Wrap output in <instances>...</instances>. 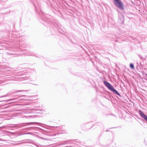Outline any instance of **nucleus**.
Listing matches in <instances>:
<instances>
[{
    "mask_svg": "<svg viewBox=\"0 0 147 147\" xmlns=\"http://www.w3.org/2000/svg\"><path fill=\"white\" fill-rule=\"evenodd\" d=\"M40 123L36 122H31L27 123L25 124H21V127H26L25 128L27 129L28 131H31L32 132L38 133V131H42L40 128L38 127L37 126L39 125Z\"/></svg>",
    "mask_w": 147,
    "mask_h": 147,
    "instance_id": "f257e3e1",
    "label": "nucleus"
},
{
    "mask_svg": "<svg viewBox=\"0 0 147 147\" xmlns=\"http://www.w3.org/2000/svg\"><path fill=\"white\" fill-rule=\"evenodd\" d=\"M39 14L42 20L45 22L51 25L53 23L52 20L49 18L50 16L48 14H46L42 11L39 13Z\"/></svg>",
    "mask_w": 147,
    "mask_h": 147,
    "instance_id": "f03ea898",
    "label": "nucleus"
},
{
    "mask_svg": "<svg viewBox=\"0 0 147 147\" xmlns=\"http://www.w3.org/2000/svg\"><path fill=\"white\" fill-rule=\"evenodd\" d=\"M103 83L105 86L110 90L113 93L116 94H117L120 97H121V95L118 92L117 90L113 86L108 82L106 80L103 81Z\"/></svg>",
    "mask_w": 147,
    "mask_h": 147,
    "instance_id": "7ed1b4c3",
    "label": "nucleus"
},
{
    "mask_svg": "<svg viewBox=\"0 0 147 147\" xmlns=\"http://www.w3.org/2000/svg\"><path fill=\"white\" fill-rule=\"evenodd\" d=\"M114 5L119 9L123 10L124 9L123 3L121 0H113Z\"/></svg>",
    "mask_w": 147,
    "mask_h": 147,
    "instance_id": "20e7f679",
    "label": "nucleus"
},
{
    "mask_svg": "<svg viewBox=\"0 0 147 147\" xmlns=\"http://www.w3.org/2000/svg\"><path fill=\"white\" fill-rule=\"evenodd\" d=\"M140 115L147 122V115L145 114L141 110L139 111Z\"/></svg>",
    "mask_w": 147,
    "mask_h": 147,
    "instance_id": "39448f33",
    "label": "nucleus"
},
{
    "mask_svg": "<svg viewBox=\"0 0 147 147\" xmlns=\"http://www.w3.org/2000/svg\"><path fill=\"white\" fill-rule=\"evenodd\" d=\"M71 140H69L63 142L61 144L63 145L64 144H73L74 143L72 142Z\"/></svg>",
    "mask_w": 147,
    "mask_h": 147,
    "instance_id": "423d86ee",
    "label": "nucleus"
},
{
    "mask_svg": "<svg viewBox=\"0 0 147 147\" xmlns=\"http://www.w3.org/2000/svg\"><path fill=\"white\" fill-rule=\"evenodd\" d=\"M30 140L31 141L27 142V143L29 144H31V145H32V144L36 146H37L38 147H39L38 145V144L37 143L34 142H33V141L32 140Z\"/></svg>",
    "mask_w": 147,
    "mask_h": 147,
    "instance_id": "0eeeda50",
    "label": "nucleus"
},
{
    "mask_svg": "<svg viewBox=\"0 0 147 147\" xmlns=\"http://www.w3.org/2000/svg\"><path fill=\"white\" fill-rule=\"evenodd\" d=\"M102 124V123H101L100 122H96V123H95L94 124V125L92 126L89 129H86V130H84H84L85 131H87L89 129H90L92 127L94 126H99L100 125H101Z\"/></svg>",
    "mask_w": 147,
    "mask_h": 147,
    "instance_id": "6e6552de",
    "label": "nucleus"
},
{
    "mask_svg": "<svg viewBox=\"0 0 147 147\" xmlns=\"http://www.w3.org/2000/svg\"><path fill=\"white\" fill-rule=\"evenodd\" d=\"M25 55L27 56L34 55V52L32 51H29L27 52V53L25 52L24 53Z\"/></svg>",
    "mask_w": 147,
    "mask_h": 147,
    "instance_id": "1a4fd4ad",
    "label": "nucleus"
},
{
    "mask_svg": "<svg viewBox=\"0 0 147 147\" xmlns=\"http://www.w3.org/2000/svg\"><path fill=\"white\" fill-rule=\"evenodd\" d=\"M16 99V98H12V99H9V100H6L0 101V105H2V103H2V102H4L5 101L7 102V101H13V102H14V101H15V100Z\"/></svg>",
    "mask_w": 147,
    "mask_h": 147,
    "instance_id": "9d476101",
    "label": "nucleus"
},
{
    "mask_svg": "<svg viewBox=\"0 0 147 147\" xmlns=\"http://www.w3.org/2000/svg\"><path fill=\"white\" fill-rule=\"evenodd\" d=\"M26 74V72L23 71L20 72L18 73V75L23 78L24 77V76Z\"/></svg>",
    "mask_w": 147,
    "mask_h": 147,
    "instance_id": "9b49d317",
    "label": "nucleus"
},
{
    "mask_svg": "<svg viewBox=\"0 0 147 147\" xmlns=\"http://www.w3.org/2000/svg\"><path fill=\"white\" fill-rule=\"evenodd\" d=\"M7 54L11 56H13L14 57H16L17 56V55L15 53H10L8 52L6 53Z\"/></svg>",
    "mask_w": 147,
    "mask_h": 147,
    "instance_id": "f8f14e48",
    "label": "nucleus"
},
{
    "mask_svg": "<svg viewBox=\"0 0 147 147\" xmlns=\"http://www.w3.org/2000/svg\"><path fill=\"white\" fill-rule=\"evenodd\" d=\"M28 90H18L16 92H13L12 93H11V94H13V93H16V92H28Z\"/></svg>",
    "mask_w": 147,
    "mask_h": 147,
    "instance_id": "ddd939ff",
    "label": "nucleus"
},
{
    "mask_svg": "<svg viewBox=\"0 0 147 147\" xmlns=\"http://www.w3.org/2000/svg\"><path fill=\"white\" fill-rule=\"evenodd\" d=\"M33 4H34L35 7L36 12V13H38V12H37L38 9H37V6L36 5V4L35 3V2H33Z\"/></svg>",
    "mask_w": 147,
    "mask_h": 147,
    "instance_id": "4468645a",
    "label": "nucleus"
},
{
    "mask_svg": "<svg viewBox=\"0 0 147 147\" xmlns=\"http://www.w3.org/2000/svg\"><path fill=\"white\" fill-rule=\"evenodd\" d=\"M129 66L132 69H134V64L132 63H131L130 64Z\"/></svg>",
    "mask_w": 147,
    "mask_h": 147,
    "instance_id": "2eb2a0df",
    "label": "nucleus"
},
{
    "mask_svg": "<svg viewBox=\"0 0 147 147\" xmlns=\"http://www.w3.org/2000/svg\"><path fill=\"white\" fill-rule=\"evenodd\" d=\"M24 117L25 118H31L32 117H33L32 116V115H24Z\"/></svg>",
    "mask_w": 147,
    "mask_h": 147,
    "instance_id": "dca6fc26",
    "label": "nucleus"
},
{
    "mask_svg": "<svg viewBox=\"0 0 147 147\" xmlns=\"http://www.w3.org/2000/svg\"><path fill=\"white\" fill-rule=\"evenodd\" d=\"M32 110H36V111H41V110H40V109H31Z\"/></svg>",
    "mask_w": 147,
    "mask_h": 147,
    "instance_id": "f3484780",
    "label": "nucleus"
},
{
    "mask_svg": "<svg viewBox=\"0 0 147 147\" xmlns=\"http://www.w3.org/2000/svg\"><path fill=\"white\" fill-rule=\"evenodd\" d=\"M138 56L140 57V59H141L142 60L143 59V57L142 56L139 54H138Z\"/></svg>",
    "mask_w": 147,
    "mask_h": 147,
    "instance_id": "a211bd4d",
    "label": "nucleus"
},
{
    "mask_svg": "<svg viewBox=\"0 0 147 147\" xmlns=\"http://www.w3.org/2000/svg\"><path fill=\"white\" fill-rule=\"evenodd\" d=\"M42 139L45 140H51V139L47 138H42Z\"/></svg>",
    "mask_w": 147,
    "mask_h": 147,
    "instance_id": "6ab92c4d",
    "label": "nucleus"
},
{
    "mask_svg": "<svg viewBox=\"0 0 147 147\" xmlns=\"http://www.w3.org/2000/svg\"><path fill=\"white\" fill-rule=\"evenodd\" d=\"M53 136H54V135H53L52 134H51V135H50L49 136L51 137V139H53L52 137Z\"/></svg>",
    "mask_w": 147,
    "mask_h": 147,
    "instance_id": "aec40b11",
    "label": "nucleus"
},
{
    "mask_svg": "<svg viewBox=\"0 0 147 147\" xmlns=\"http://www.w3.org/2000/svg\"><path fill=\"white\" fill-rule=\"evenodd\" d=\"M36 3L37 4L38 6L39 7H40V5H39V3L38 2H37V1H36Z\"/></svg>",
    "mask_w": 147,
    "mask_h": 147,
    "instance_id": "412c9836",
    "label": "nucleus"
},
{
    "mask_svg": "<svg viewBox=\"0 0 147 147\" xmlns=\"http://www.w3.org/2000/svg\"><path fill=\"white\" fill-rule=\"evenodd\" d=\"M13 96H18V97H20V96H19L18 95H16V94L13 95Z\"/></svg>",
    "mask_w": 147,
    "mask_h": 147,
    "instance_id": "4be33fe9",
    "label": "nucleus"
},
{
    "mask_svg": "<svg viewBox=\"0 0 147 147\" xmlns=\"http://www.w3.org/2000/svg\"><path fill=\"white\" fill-rule=\"evenodd\" d=\"M54 25L56 27L57 26V24H55Z\"/></svg>",
    "mask_w": 147,
    "mask_h": 147,
    "instance_id": "5701e85b",
    "label": "nucleus"
},
{
    "mask_svg": "<svg viewBox=\"0 0 147 147\" xmlns=\"http://www.w3.org/2000/svg\"><path fill=\"white\" fill-rule=\"evenodd\" d=\"M30 132H28L27 133V134H30Z\"/></svg>",
    "mask_w": 147,
    "mask_h": 147,
    "instance_id": "b1692460",
    "label": "nucleus"
},
{
    "mask_svg": "<svg viewBox=\"0 0 147 147\" xmlns=\"http://www.w3.org/2000/svg\"><path fill=\"white\" fill-rule=\"evenodd\" d=\"M108 131V130H107L106 131Z\"/></svg>",
    "mask_w": 147,
    "mask_h": 147,
    "instance_id": "393cba45",
    "label": "nucleus"
},
{
    "mask_svg": "<svg viewBox=\"0 0 147 147\" xmlns=\"http://www.w3.org/2000/svg\"><path fill=\"white\" fill-rule=\"evenodd\" d=\"M38 107H39V108L40 107H37V108H38Z\"/></svg>",
    "mask_w": 147,
    "mask_h": 147,
    "instance_id": "a878e982",
    "label": "nucleus"
},
{
    "mask_svg": "<svg viewBox=\"0 0 147 147\" xmlns=\"http://www.w3.org/2000/svg\"><path fill=\"white\" fill-rule=\"evenodd\" d=\"M37 113H40L39 112H37Z\"/></svg>",
    "mask_w": 147,
    "mask_h": 147,
    "instance_id": "bb28decb",
    "label": "nucleus"
},
{
    "mask_svg": "<svg viewBox=\"0 0 147 147\" xmlns=\"http://www.w3.org/2000/svg\"><path fill=\"white\" fill-rule=\"evenodd\" d=\"M114 147H117V146H115Z\"/></svg>",
    "mask_w": 147,
    "mask_h": 147,
    "instance_id": "cd10ccee",
    "label": "nucleus"
}]
</instances>
